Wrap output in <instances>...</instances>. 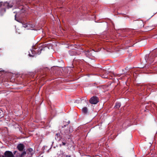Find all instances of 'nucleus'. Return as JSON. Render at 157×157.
<instances>
[{
	"label": "nucleus",
	"instance_id": "obj_1",
	"mask_svg": "<svg viewBox=\"0 0 157 157\" xmlns=\"http://www.w3.org/2000/svg\"><path fill=\"white\" fill-rule=\"evenodd\" d=\"M99 101L98 98L96 96H94L92 97L89 101L90 103L93 104H96Z\"/></svg>",
	"mask_w": 157,
	"mask_h": 157
},
{
	"label": "nucleus",
	"instance_id": "obj_2",
	"mask_svg": "<svg viewBox=\"0 0 157 157\" xmlns=\"http://www.w3.org/2000/svg\"><path fill=\"white\" fill-rule=\"evenodd\" d=\"M33 50H31V52L33 54L36 53L38 54H40L41 51H42L43 48V47H40L38 48L37 50H36V48L35 47H34L33 48Z\"/></svg>",
	"mask_w": 157,
	"mask_h": 157
},
{
	"label": "nucleus",
	"instance_id": "obj_3",
	"mask_svg": "<svg viewBox=\"0 0 157 157\" xmlns=\"http://www.w3.org/2000/svg\"><path fill=\"white\" fill-rule=\"evenodd\" d=\"M26 152L28 157H32L34 153V151L31 148L27 149Z\"/></svg>",
	"mask_w": 157,
	"mask_h": 157
},
{
	"label": "nucleus",
	"instance_id": "obj_4",
	"mask_svg": "<svg viewBox=\"0 0 157 157\" xmlns=\"http://www.w3.org/2000/svg\"><path fill=\"white\" fill-rule=\"evenodd\" d=\"M2 6L7 8V9L11 8L13 7V5H9V3L7 2L3 3L2 2H0V6L2 7Z\"/></svg>",
	"mask_w": 157,
	"mask_h": 157
},
{
	"label": "nucleus",
	"instance_id": "obj_5",
	"mask_svg": "<svg viewBox=\"0 0 157 157\" xmlns=\"http://www.w3.org/2000/svg\"><path fill=\"white\" fill-rule=\"evenodd\" d=\"M4 156L2 157H14L12 152L10 151H6L4 153Z\"/></svg>",
	"mask_w": 157,
	"mask_h": 157
},
{
	"label": "nucleus",
	"instance_id": "obj_6",
	"mask_svg": "<svg viewBox=\"0 0 157 157\" xmlns=\"http://www.w3.org/2000/svg\"><path fill=\"white\" fill-rule=\"evenodd\" d=\"M17 149L20 151H23L25 149V146L22 144H19L17 146Z\"/></svg>",
	"mask_w": 157,
	"mask_h": 157
},
{
	"label": "nucleus",
	"instance_id": "obj_7",
	"mask_svg": "<svg viewBox=\"0 0 157 157\" xmlns=\"http://www.w3.org/2000/svg\"><path fill=\"white\" fill-rule=\"evenodd\" d=\"M55 138L56 140L59 141L62 138V136H61L60 133H57L56 134Z\"/></svg>",
	"mask_w": 157,
	"mask_h": 157
},
{
	"label": "nucleus",
	"instance_id": "obj_8",
	"mask_svg": "<svg viewBox=\"0 0 157 157\" xmlns=\"http://www.w3.org/2000/svg\"><path fill=\"white\" fill-rule=\"evenodd\" d=\"M23 7L22 6V7L20 9L21 10H20V11L19 12V11H17V12H14V13H16V14L15 15V20L17 21H18L16 19V15L17 14H18L19 13H24L25 11V10L23 8Z\"/></svg>",
	"mask_w": 157,
	"mask_h": 157
},
{
	"label": "nucleus",
	"instance_id": "obj_9",
	"mask_svg": "<svg viewBox=\"0 0 157 157\" xmlns=\"http://www.w3.org/2000/svg\"><path fill=\"white\" fill-rule=\"evenodd\" d=\"M82 112L84 114H87L88 113V110L87 108L84 107L82 109Z\"/></svg>",
	"mask_w": 157,
	"mask_h": 157
},
{
	"label": "nucleus",
	"instance_id": "obj_10",
	"mask_svg": "<svg viewBox=\"0 0 157 157\" xmlns=\"http://www.w3.org/2000/svg\"><path fill=\"white\" fill-rule=\"evenodd\" d=\"M6 8L5 7L3 8L0 10V13L1 16H2L3 14L6 12Z\"/></svg>",
	"mask_w": 157,
	"mask_h": 157
},
{
	"label": "nucleus",
	"instance_id": "obj_11",
	"mask_svg": "<svg viewBox=\"0 0 157 157\" xmlns=\"http://www.w3.org/2000/svg\"><path fill=\"white\" fill-rule=\"evenodd\" d=\"M155 54H154L152 56H150L149 58V59L151 63L154 61L155 57Z\"/></svg>",
	"mask_w": 157,
	"mask_h": 157
},
{
	"label": "nucleus",
	"instance_id": "obj_12",
	"mask_svg": "<svg viewBox=\"0 0 157 157\" xmlns=\"http://www.w3.org/2000/svg\"><path fill=\"white\" fill-rule=\"evenodd\" d=\"M121 106V104L119 102H117L114 106V108L116 109H119Z\"/></svg>",
	"mask_w": 157,
	"mask_h": 157
},
{
	"label": "nucleus",
	"instance_id": "obj_13",
	"mask_svg": "<svg viewBox=\"0 0 157 157\" xmlns=\"http://www.w3.org/2000/svg\"><path fill=\"white\" fill-rule=\"evenodd\" d=\"M85 54L86 56L87 57H89L91 56V53H90V51L88 50L85 52Z\"/></svg>",
	"mask_w": 157,
	"mask_h": 157
},
{
	"label": "nucleus",
	"instance_id": "obj_14",
	"mask_svg": "<svg viewBox=\"0 0 157 157\" xmlns=\"http://www.w3.org/2000/svg\"><path fill=\"white\" fill-rule=\"evenodd\" d=\"M26 154V151L24 150L19 155V157H23Z\"/></svg>",
	"mask_w": 157,
	"mask_h": 157
},
{
	"label": "nucleus",
	"instance_id": "obj_15",
	"mask_svg": "<svg viewBox=\"0 0 157 157\" xmlns=\"http://www.w3.org/2000/svg\"><path fill=\"white\" fill-rule=\"evenodd\" d=\"M21 23H22V25H23V26L25 28H26L28 27V25L27 23H25L24 22H21Z\"/></svg>",
	"mask_w": 157,
	"mask_h": 157
},
{
	"label": "nucleus",
	"instance_id": "obj_16",
	"mask_svg": "<svg viewBox=\"0 0 157 157\" xmlns=\"http://www.w3.org/2000/svg\"><path fill=\"white\" fill-rule=\"evenodd\" d=\"M70 132H68L67 130H65L64 131V134L63 135L64 136H65V137H66L67 136V135H68V133Z\"/></svg>",
	"mask_w": 157,
	"mask_h": 157
},
{
	"label": "nucleus",
	"instance_id": "obj_17",
	"mask_svg": "<svg viewBox=\"0 0 157 157\" xmlns=\"http://www.w3.org/2000/svg\"><path fill=\"white\" fill-rule=\"evenodd\" d=\"M67 137L68 138V139H71V134H70V132L68 133V135H67Z\"/></svg>",
	"mask_w": 157,
	"mask_h": 157
},
{
	"label": "nucleus",
	"instance_id": "obj_18",
	"mask_svg": "<svg viewBox=\"0 0 157 157\" xmlns=\"http://www.w3.org/2000/svg\"><path fill=\"white\" fill-rule=\"evenodd\" d=\"M74 51L71 50V51H70L69 52V53L72 56L74 55V53H73V52H74Z\"/></svg>",
	"mask_w": 157,
	"mask_h": 157
},
{
	"label": "nucleus",
	"instance_id": "obj_19",
	"mask_svg": "<svg viewBox=\"0 0 157 157\" xmlns=\"http://www.w3.org/2000/svg\"><path fill=\"white\" fill-rule=\"evenodd\" d=\"M66 144V142H62V143L61 145H65Z\"/></svg>",
	"mask_w": 157,
	"mask_h": 157
},
{
	"label": "nucleus",
	"instance_id": "obj_20",
	"mask_svg": "<svg viewBox=\"0 0 157 157\" xmlns=\"http://www.w3.org/2000/svg\"><path fill=\"white\" fill-rule=\"evenodd\" d=\"M17 151H14V152H13V154L14 155L15 154H16V153H17Z\"/></svg>",
	"mask_w": 157,
	"mask_h": 157
},
{
	"label": "nucleus",
	"instance_id": "obj_21",
	"mask_svg": "<svg viewBox=\"0 0 157 157\" xmlns=\"http://www.w3.org/2000/svg\"><path fill=\"white\" fill-rule=\"evenodd\" d=\"M29 56H32V57H33L34 56V55H31V54H29Z\"/></svg>",
	"mask_w": 157,
	"mask_h": 157
},
{
	"label": "nucleus",
	"instance_id": "obj_22",
	"mask_svg": "<svg viewBox=\"0 0 157 157\" xmlns=\"http://www.w3.org/2000/svg\"><path fill=\"white\" fill-rule=\"evenodd\" d=\"M154 52L157 53V49L155 51H153V53H154Z\"/></svg>",
	"mask_w": 157,
	"mask_h": 157
},
{
	"label": "nucleus",
	"instance_id": "obj_23",
	"mask_svg": "<svg viewBox=\"0 0 157 157\" xmlns=\"http://www.w3.org/2000/svg\"><path fill=\"white\" fill-rule=\"evenodd\" d=\"M66 126V125H63V126H62V127L63 128H64Z\"/></svg>",
	"mask_w": 157,
	"mask_h": 157
},
{
	"label": "nucleus",
	"instance_id": "obj_24",
	"mask_svg": "<svg viewBox=\"0 0 157 157\" xmlns=\"http://www.w3.org/2000/svg\"><path fill=\"white\" fill-rule=\"evenodd\" d=\"M67 123H68V124H67V125L70 124V121H68Z\"/></svg>",
	"mask_w": 157,
	"mask_h": 157
}]
</instances>
